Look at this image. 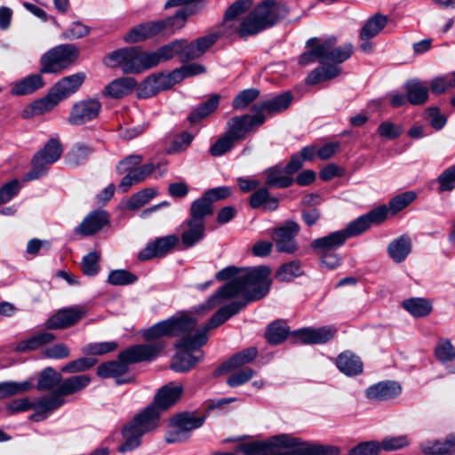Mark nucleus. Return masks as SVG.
<instances>
[{
  "instance_id": "obj_45",
  "label": "nucleus",
  "mask_w": 455,
  "mask_h": 455,
  "mask_svg": "<svg viewBox=\"0 0 455 455\" xmlns=\"http://www.w3.org/2000/svg\"><path fill=\"white\" fill-rule=\"evenodd\" d=\"M387 24V16L379 13L373 15L365 22L362 28L360 31L361 40H369L376 36L386 27Z\"/></svg>"
},
{
  "instance_id": "obj_2",
  "label": "nucleus",
  "mask_w": 455,
  "mask_h": 455,
  "mask_svg": "<svg viewBox=\"0 0 455 455\" xmlns=\"http://www.w3.org/2000/svg\"><path fill=\"white\" fill-rule=\"evenodd\" d=\"M245 455H339L335 445L307 442L290 435H278L267 442H251L239 446Z\"/></svg>"
},
{
  "instance_id": "obj_29",
  "label": "nucleus",
  "mask_w": 455,
  "mask_h": 455,
  "mask_svg": "<svg viewBox=\"0 0 455 455\" xmlns=\"http://www.w3.org/2000/svg\"><path fill=\"white\" fill-rule=\"evenodd\" d=\"M220 34L214 33L210 34L196 40L188 43L185 40V60L188 61L191 60L201 57L211 46H212L220 37Z\"/></svg>"
},
{
  "instance_id": "obj_38",
  "label": "nucleus",
  "mask_w": 455,
  "mask_h": 455,
  "mask_svg": "<svg viewBox=\"0 0 455 455\" xmlns=\"http://www.w3.org/2000/svg\"><path fill=\"white\" fill-rule=\"evenodd\" d=\"M55 339L54 334L47 331H41L34 334L27 339L20 341L15 351L20 353L34 351Z\"/></svg>"
},
{
  "instance_id": "obj_60",
  "label": "nucleus",
  "mask_w": 455,
  "mask_h": 455,
  "mask_svg": "<svg viewBox=\"0 0 455 455\" xmlns=\"http://www.w3.org/2000/svg\"><path fill=\"white\" fill-rule=\"evenodd\" d=\"M206 68L199 63H190L184 65L180 68L173 70V76L176 79L177 84L181 82L183 79L195 76L205 73Z\"/></svg>"
},
{
  "instance_id": "obj_17",
  "label": "nucleus",
  "mask_w": 455,
  "mask_h": 455,
  "mask_svg": "<svg viewBox=\"0 0 455 455\" xmlns=\"http://www.w3.org/2000/svg\"><path fill=\"white\" fill-rule=\"evenodd\" d=\"M101 103L97 99L80 100L74 104L68 122L75 125L84 124L98 117Z\"/></svg>"
},
{
  "instance_id": "obj_61",
  "label": "nucleus",
  "mask_w": 455,
  "mask_h": 455,
  "mask_svg": "<svg viewBox=\"0 0 455 455\" xmlns=\"http://www.w3.org/2000/svg\"><path fill=\"white\" fill-rule=\"evenodd\" d=\"M118 347L116 341L89 343L83 347V353L92 355H101L115 351Z\"/></svg>"
},
{
  "instance_id": "obj_3",
  "label": "nucleus",
  "mask_w": 455,
  "mask_h": 455,
  "mask_svg": "<svg viewBox=\"0 0 455 455\" xmlns=\"http://www.w3.org/2000/svg\"><path fill=\"white\" fill-rule=\"evenodd\" d=\"M322 42L323 49H324L323 66L317 67L308 74L306 79L308 84H316L337 77L341 73V68L339 65L348 60L353 53L351 44L335 47L337 44L335 36H331Z\"/></svg>"
},
{
  "instance_id": "obj_54",
  "label": "nucleus",
  "mask_w": 455,
  "mask_h": 455,
  "mask_svg": "<svg viewBox=\"0 0 455 455\" xmlns=\"http://www.w3.org/2000/svg\"><path fill=\"white\" fill-rule=\"evenodd\" d=\"M92 153V148L90 146L77 143L68 153V163L74 166L80 165L88 159Z\"/></svg>"
},
{
  "instance_id": "obj_41",
  "label": "nucleus",
  "mask_w": 455,
  "mask_h": 455,
  "mask_svg": "<svg viewBox=\"0 0 455 455\" xmlns=\"http://www.w3.org/2000/svg\"><path fill=\"white\" fill-rule=\"evenodd\" d=\"M44 83L39 74L28 76L27 77L13 84L11 93L12 95H27L42 88Z\"/></svg>"
},
{
  "instance_id": "obj_51",
  "label": "nucleus",
  "mask_w": 455,
  "mask_h": 455,
  "mask_svg": "<svg viewBox=\"0 0 455 455\" xmlns=\"http://www.w3.org/2000/svg\"><path fill=\"white\" fill-rule=\"evenodd\" d=\"M220 102V96L213 95L208 100L198 106L188 116L191 123H196L215 111Z\"/></svg>"
},
{
  "instance_id": "obj_49",
  "label": "nucleus",
  "mask_w": 455,
  "mask_h": 455,
  "mask_svg": "<svg viewBox=\"0 0 455 455\" xmlns=\"http://www.w3.org/2000/svg\"><path fill=\"white\" fill-rule=\"evenodd\" d=\"M33 382L31 380H25L21 382L15 381H4L0 382V399L23 394L33 387Z\"/></svg>"
},
{
  "instance_id": "obj_18",
  "label": "nucleus",
  "mask_w": 455,
  "mask_h": 455,
  "mask_svg": "<svg viewBox=\"0 0 455 455\" xmlns=\"http://www.w3.org/2000/svg\"><path fill=\"white\" fill-rule=\"evenodd\" d=\"M264 28L273 26L278 20L284 18L288 13L285 4L272 0H267L259 4L253 11Z\"/></svg>"
},
{
  "instance_id": "obj_36",
  "label": "nucleus",
  "mask_w": 455,
  "mask_h": 455,
  "mask_svg": "<svg viewBox=\"0 0 455 455\" xmlns=\"http://www.w3.org/2000/svg\"><path fill=\"white\" fill-rule=\"evenodd\" d=\"M339 370L347 376H355L363 372V365L361 359L351 352L341 353L336 359Z\"/></svg>"
},
{
  "instance_id": "obj_34",
  "label": "nucleus",
  "mask_w": 455,
  "mask_h": 455,
  "mask_svg": "<svg viewBox=\"0 0 455 455\" xmlns=\"http://www.w3.org/2000/svg\"><path fill=\"white\" fill-rule=\"evenodd\" d=\"M184 231L181 240L186 247H192L204 237L205 222H200L188 219L183 224Z\"/></svg>"
},
{
  "instance_id": "obj_33",
  "label": "nucleus",
  "mask_w": 455,
  "mask_h": 455,
  "mask_svg": "<svg viewBox=\"0 0 455 455\" xmlns=\"http://www.w3.org/2000/svg\"><path fill=\"white\" fill-rule=\"evenodd\" d=\"M128 371V363L122 360L120 355L118 359L101 363L97 369V374L104 379L115 378L117 384L128 382V379H121Z\"/></svg>"
},
{
  "instance_id": "obj_26",
  "label": "nucleus",
  "mask_w": 455,
  "mask_h": 455,
  "mask_svg": "<svg viewBox=\"0 0 455 455\" xmlns=\"http://www.w3.org/2000/svg\"><path fill=\"white\" fill-rule=\"evenodd\" d=\"M85 79L84 73H76L60 79L51 90L59 101L75 93Z\"/></svg>"
},
{
  "instance_id": "obj_6",
  "label": "nucleus",
  "mask_w": 455,
  "mask_h": 455,
  "mask_svg": "<svg viewBox=\"0 0 455 455\" xmlns=\"http://www.w3.org/2000/svg\"><path fill=\"white\" fill-rule=\"evenodd\" d=\"M150 60L149 52L132 46L114 51L106 58L105 62L112 68L119 67L124 74H140L153 68Z\"/></svg>"
},
{
  "instance_id": "obj_10",
  "label": "nucleus",
  "mask_w": 455,
  "mask_h": 455,
  "mask_svg": "<svg viewBox=\"0 0 455 455\" xmlns=\"http://www.w3.org/2000/svg\"><path fill=\"white\" fill-rule=\"evenodd\" d=\"M190 14L188 7H182L174 16L169 17L165 20L150 21L144 23L146 31V39L156 36L161 33L164 35H171L177 29L181 28L187 17Z\"/></svg>"
},
{
  "instance_id": "obj_43",
  "label": "nucleus",
  "mask_w": 455,
  "mask_h": 455,
  "mask_svg": "<svg viewBox=\"0 0 455 455\" xmlns=\"http://www.w3.org/2000/svg\"><path fill=\"white\" fill-rule=\"evenodd\" d=\"M403 307L414 317H425L433 309L432 302L425 298H410L403 301Z\"/></svg>"
},
{
  "instance_id": "obj_19",
  "label": "nucleus",
  "mask_w": 455,
  "mask_h": 455,
  "mask_svg": "<svg viewBox=\"0 0 455 455\" xmlns=\"http://www.w3.org/2000/svg\"><path fill=\"white\" fill-rule=\"evenodd\" d=\"M177 243L178 237L174 235L159 237L148 243L147 246L139 252L138 259L141 261H146L153 258L164 257L173 249Z\"/></svg>"
},
{
  "instance_id": "obj_57",
  "label": "nucleus",
  "mask_w": 455,
  "mask_h": 455,
  "mask_svg": "<svg viewBox=\"0 0 455 455\" xmlns=\"http://www.w3.org/2000/svg\"><path fill=\"white\" fill-rule=\"evenodd\" d=\"M417 197L413 191H407L393 197L388 203V209L392 214H395L411 204Z\"/></svg>"
},
{
  "instance_id": "obj_7",
  "label": "nucleus",
  "mask_w": 455,
  "mask_h": 455,
  "mask_svg": "<svg viewBox=\"0 0 455 455\" xmlns=\"http://www.w3.org/2000/svg\"><path fill=\"white\" fill-rule=\"evenodd\" d=\"M196 326V320L184 314L156 323L144 331L143 337L147 340H153L164 336L175 337L185 335L188 332L193 331Z\"/></svg>"
},
{
  "instance_id": "obj_31",
  "label": "nucleus",
  "mask_w": 455,
  "mask_h": 455,
  "mask_svg": "<svg viewBox=\"0 0 455 455\" xmlns=\"http://www.w3.org/2000/svg\"><path fill=\"white\" fill-rule=\"evenodd\" d=\"M136 86L137 82L133 77L124 76L110 82L103 90L102 94L105 97L121 99L132 93Z\"/></svg>"
},
{
  "instance_id": "obj_15",
  "label": "nucleus",
  "mask_w": 455,
  "mask_h": 455,
  "mask_svg": "<svg viewBox=\"0 0 455 455\" xmlns=\"http://www.w3.org/2000/svg\"><path fill=\"white\" fill-rule=\"evenodd\" d=\"M166 172V164L153 163L146 164L141 166L138 165L137 170L132 172L131 175H125L121 180L119 188L123 192H126L132 186L140 183L148 178L151 174L155 175V178L162 177Z\"/></svg>"
},
{
  "instance_id": "obj_55",
  "label": "nucleus",
  "mask_w": 455,
  "mask_h": 455,
  "mask_svg": "<svg viewBox=\"0 0 455 455\" xmlns=\"http://www.w3.org/2000/svg\"><path fill=\"white\" fill-rule=\"evenodd\" d=\"M157 194L155 188H145L134 194L127 202L126 208L128 210H137L148 204Z\"/></svg>"
},
{
  "instance_id": "obj_52",
  "label": "nucleus",
  "mask_w": 455,
  "mask_h": 455,
  "mask_svg": "<svg viewBox=\"0 0 455 455\" xmlns=\"http://www.w3.org/2000/svg\"><path fill=\"white\" fill-rule=\"evenodd\" d=\"M213 212L212 205L204 196L194 201L190 207V218L191 220H197L200 222H205L204 219L206 216L212 215Z\"/></svg>"
},
{
  "instance_id": "obj_23",
  "label": "nucleus",
  "mask_w": 455,
  "mask_h": 455,
  "mask_svg": "<svg viewBox=\"0 0 455 455\" xmlns=\"http://www.w3.org/2000/svg\"><path fill=\"white\" fill-rule=\"evenodd\" d=\"M184 47L185 39H179L160 47L155 52H149L153 68L161 62L172 59L175 56H179L182 61H186Z\"/></svg>"
},
{
  "instance_id": "obj_8",
  "label": "nucleus",
  "mask_w": 455,
  "mask_h": 455,
  "mask_svg": "<svg viewBox=\"0 0 455 455\" xmlns=\"http://www.w3.org/2000/svg\"><path fill=\"white\" fill-rule=\"evenodd\" d=\"M78 51L71 44L59 45L41 58L42 73H55L71 65L77 58Z\"/></svg>"
},
{
  "instance_id": "obj_48",
  "label": "nucleus",
  "mask_w": 455,
  "mask_h": 455,
  "mask_svg": "<svg viewBox=\"0 0 455 455\" xmlns=\"http://www.w3.org/2000/svg\"><path fill=\"white\" fill-rule=\"evenodd\" d=\"M62 376L52 367L44 369L39 376L36 388L39 391H48L59 387L61 383Z\"/></svg>"
},
{
  "instance_id": "obj_12",
  "label": "nucleus",
  "mask_w": 455,
  "mask_h": 455,
  "mask_svg": "<svg viewBox=\"0 0 455 455\" xmlns=\"http://www.w3.org/2000/svg\"><path fill=\"white\" fill-rule=\"evenodd\" d=\"M265 119L262 114L232 117L227 123L226 134L235 142L242 140L253 127L260 126L265 122Z\"/></svg>"
},
{
  "instance_id": "obj_32",
  "label": "nucleus",
  "mask_w": 455,
  "mask_h": 455,
  "mask_svg": "<svg viewBox=\"0 0 455 455\" xmlns=\"http://www.w3.org/2000/svg\"><path fill=\"white\" fill-rule=\"evenodd\" d=\"M347 241L342 230L332 232L327 235L312 241L311 248L315 253L335 251Z\"/></svg>"
},
{
  "instance_id": "obj_21",
  "label": "nucleus",
  "mask_w": 455,
  "mask_h": 455,
  "mask_svg": "<svg viewBox=\"0 0 455 455\" xmlns=\"http://www.w3.org/2000/svg\"><path fill=\"white\" fill-rule=\"evenodd\" d=\"M292 95L290 92H285L271 99L261 100L253 105L252 110L256 114L267 113L268 115H275L286 110L292 102Z\"/></svg>"
},
{
  "instance_id": "obj_20",
  "label": "nucleus",
  "mask_w": 455,
  "mask_h": 455,
  "mask_svg": "<svg viewBox=\"0 0 455 455\" xmlns=\"http://www.w3.org/2000/svg\"><path fill=\"white\" fill-rule=\"evenodd\" d=\"M263 29L265 28L254 15L253 12H251L242 21L237 20L234 23L233 27L221 30L220 34L227 37H231L235 35L240 37H246L258 34Z\"/></svg>"
},
{
  "instance_id": "obj_37",
  "label": "nucleus",
  "mask_w": 455,
  "mask_h": 455,
  "mask_svg": "<svg viewBox=\"0 0 455 455\" xmlns=\"http://www.w3.org/2000/svg\"><path fill=\"white\" fill-rule=\"evenodd\" d=\"M404 89L408 95L409 103L411 105H423L428 100V88L419 79H411L406 82Z\"/></svg>"
},
{
  "instance_id": "obj_58",
  "label": "nucleus",
  "mask_w": 455,
  "mask_h": 455,
  "mask_svg": "<svg viewBox=\"0 0 455 455\" xmlns=\"http://www.w3.org/2000/svg\"><path fill=\"white\" fill-rule=\"evenodd\" d=\"M136 281L137 276L125 269L112 270L108 276V283L115 286L128 285Z\"/></svg>"
},
{
  "instance_id": "obj_42",
  "label": "nucleus",
  "mask_w": 455,
  "mask_h": 455,
  "mask_svg": "<svg viewBox=\"0 0 455 455\" xmlns=\"http://www.w3.org/2000/svg\"><path fill=\"white\" fill-rule=\"evenodd\" d=\"M204 422V417L193 413L183 412L172 418L170 427H180L189 436L194 429L199 428Z\"/></svg>"
},
{
  "instance_id": "obj_46",
  "label": "nucleus",
  "mask_w": 455,
  "mask_h": 455,
  "mask_svg": "<svg viewBox=\"0 0 455 455\" xmlns=\"http://www.w3.org/2000/svg\"><path fill=\"white\" fill-rule=\"evenodd\" d=\"M251 0H237L226 12L221 30L233 27L237 21L236 17L249 10Z\"/></svg>"
},
{
  "instance_id": "obj_13",
  "label": "nucleus",
  "mask_w": 455,
  "mask_h": 455,
  "mask_svg": "<svg viewBox=\"0 0 455 455\" xmlns=\"http://www.w3.org/2000/svg\"><path fill=\"white\" fill-rule=\"evenodd\" d=\"M88 311V307L84 305L60 309L46 321L45 326L52 330L70 327L84 318L87 315Z\"/></svg>"
},
{
  "instance_id": "obj_9",
  "label": "nucleus",
  "mask_w": 455,
  "mask_h": 455,
  "mask_svg": "<svg viewBox=\"0 0 455 455\" xmlns=\"http://www.w3.org/2000/svg\"><path fill=\"white\" fill-rule=\"evenodd\" d=\"M62 154L60 143L56 139L50 140L43 149L38 151L32 161L33 167L26 174L25 180H33L44 176L46 172V166L55 163Z\"/></svg>"
},
{
  "instance_id": "obj_14",
  "label": "nucleus",
  "mask_w": 455,
  "mask_h": 455,
  "mask_svg": "<svg viewBox=\"0 0 455 455\" xmlns=\"http://www.w3.org/2000/svg\"><path fill=\"white\" fill-rule=\"evenodd\" d=\"M299 226L294 221H287L283 226L275 229L273 240L279 252L292 254L297 251L296 236Z\"/></svg>"
},
{
  "instance_id": "obj_1",
  "label": "nucleus",
  "mask_w": 455,
  "mask_h": 455,
  "mask_svg": "<svg viewBox=\"0 0 455 455\" xmlns=\"http://www.w3.org/2000/svg\"><path fill=\"white\" fill-rule=\"evenodd\" d=\"M270 269L267 267L238 268L234 266L227 267L216 275L219 281L229 280L219 288L208 299L207 307H212L223 300L242 298V300L233 301L220 307L209 320L206 325L196 332H207L219 327L231 316L238 314L251 301L262 299L270 288Z\"/></svg>"
},
{
  "instance_id": "obj_5",
  "label": "nucleus",
  "mask_w": 455,
  "mask_h": 455,
  "mask_svg": "<svg viewBox=\"0 0 455 455\" xmlns=\"http://www.w3.org/2000/svg\"><path fill=\"white\" fill-rule=\"evenodd\" d=\"M208 336L204 332H188L176 342L178 353L172 359L171 368L179 372H186L192 369L204 356L199 351L206 344Z\"/></svg>"
},
{
  "instance_id": "obj_40",
  "label": "nucleus",
  "mask_w": 455,
  "mask_h": 455,
  "mask_svg": "<svg viewBox=\"0 0 455 455\" xmlns=\"http://www.w3.org/2000/svg\"><path fill=\"white\" fill-rule=\"evenodd\" d=\"M91 380V377L87 374L75 375L62 379L57 389L62 396L70 395L85 388Z\"/></svg>"
},
{
  "instance_id": "obj_28",
  "label": "nucleus",
  "mask_w": 455,
  "mask_h": 455,
  "mask_svg": "<svg viewBox=\"0 0 455 455\" xmlns=\"http://www.w3.org/2000/svg\"><path fill=\"white\" fill-rule=\"evenodd\" d=\"M108 223V213L105 211L97 210L89 213L75 230L84 236L92 235L100 231Z\"/></svg>"
},
{
  "instance_id": "obj_39",
  "label": "nucleus",
  "mask_w": 455,
  "mask_h": 455,
  "mask_svg": "<svg viewBox=\"0 0 455 455\" xmlns=\"http://www.w3.org/2000/svg\"><path fill=\"white\" fill-rule=\"evenodd\" d=\"M250 205L253 209L262 208L264 211L272 212L278 208L279 200L272 196L267 188H261L251 195Z\"/></svg>"
},
{
  "instance_id": "obj_53",
  "label": "nucleus",
  "mask_w": 455,
  "mask_h": 455,
  "mask_svg": "<svg viewBox=\"0 0 455 455\" xmlns=\"http://www.w3.org/2000/svg\"><path fill=\"white\" fill-rule=\"evenodd\" d=\"M303 270L299 260H292L282 265L276 272L275 277L282 282H291L300 276Z\"/></svg>"
},
{
  "instance_id": "obj_35",
  "label": "nucleus",
  "mask_w": 455,
  "mask_h": 455,
  "mask_svg": "<svg viewBox=\"0 0 455 455\" xmlns=\"http://www.w3.org/2000/svg\"><path fill=\"white\" fill-rule=\"evenodd\" d=\"M265 184L267 188H284L290 187L294 180L288 175L285 169L275 165L264 172Z\"/></svg>"
},
{
  "instance_id": "obj_64",
  "label": "nucleus",
  "mask_w": 455,
  "mask_h": 455,
  "mask_svg": "<svg viewBox=\"0 0 455 455\" xmlns=\"http://www.w3.org/2000/svg\"><path fill=\"white\" fill-rule=\"evenodd\" d=\"M380 451L379 443L377 441L362 442L353 447L348 455H378Z\"/></svg>"
},
{
  "instance_id": "obj_63",
  "label": "nucleus",
  "mask_w": 455,
  "mask_h": 455,
  "mask_svg": "<svg viewBox=\"0 0 455 455\" xmlns=\"http://www.w3.org/2000/svg\"><path fill=\"white\" fill-rule=\"evenodd\" d=\"M439 192L451 191L455 188V164L445 169L437 178Z\"/></svg>"
},
{
  "instance_id": "obj_59",
  "label": "nucleus",
  "mask_w": 455,
  "mask_h": 455,
  "mask_svg": "<svg viewBox=\"0 0 455 455\" xmlns=\"http://www.w3.org/2000/svg\"><path fill=\"white\" fill-rule=\"evenodd\" d=\"M97 363V360L92 357H80L78 359L70 361L61 368V371L64 373H77L84 371Z\"/></svg>"
},
{
  "instance_id": "obj_44",
  "label": "nucleus",
  "mask_w": 455,
  "mask_h": 455,
  "mask_svg": "<svg viewBox=\"0 0 455 455\" xmlns=\"http://www.w3.org/2000/svg\"><path fill=\"white\" fill-rule=\"evenodd\" d=\"M308 50L301 54L299 62L301 65H308L315 61L320 62V66H323V42L316 38H310L307 42Z\"/></svg>"
},
{
  "instance_id": "obj_62",
  "label": "nucleus",
  "mask_w": 455,
  "mask_h": 455,
  "mask_svg": "<svg viewBox=\"0 0 455 455\" xmlns=\"http://www.w3.org/2000/svg\"><path fill=\"white\" fill-rule=\"evenodd\" d=\"M435 354L441 363L451 362L455 359V347L449 339H441L436 344Z\"/></svg>"
},
{
  "instance_id": "obj_4",
  "label": "nucleus",
  "mask_w": 455,
  "mask_h": 455,
  "mask_svg": "<svg viewBox=\"0 0 455 455\" xmlns=\"http://www.w3.org/2000/svg\"><path fill=\"white\" fill-rule=\"evenodd\" d=\"M160 415L159 410L152 404L136 415L123 429L124 441L118 447V451L125 453L139 447L141 436L158 427Z\"/></svg>"
},
{
  "instance_id": "obj_56",
  "label": "nucleus",
  "mask_w": 455,
  "mask_h": 455,
  "mask_svg": "<svg viewBox=\"0 0 455 455\" xmlns=\"http://www.w3.org/2000/svg\"><path fill=\"white\" fill-rule=\"evenodd\" d=\"M370 227L371 224L368 220V218L365 216V214H363L356 218L355 220L349 222L347 226L341 230L345 235L346 239L347 240L350 237L361 235L362 233L368 230Z\"/></svg>"
},
{
  "instance_id": "obj_16",
  "label": "nucleus",
  "mask_w": 455,
  "mask_h": 455,
  "mask_svg": "<svg viewBox=\"0 0 455 455\" xmlns=\"http://www.w3.org/2000/svg\"><path fill=\"white\" fill-rule=\"evenodd\" d=\"M164 347V344L160 340L148 344L136 345L121 352L120 358L126 360L128 364L142 361H150L153 360Z\"/></svg>"
},
{
  "instance_id": "obj_25",
  "label": "nucleus",
  "mask_w": 455,
  "mask_h": 455,
  "mask_svg": "<svg viewBox=\"0 0 455 455\" xmlns=\"http://www.w3.org/2000/svg\"><path fill=\"white\" fill-rule=\"evenodd\" d=\"M64 403L65 399L56 389L53 395L43 396L35 403L36 412L30 416V419L34 421L44 420L50 412L57 410Z\"/></svg>"
},
{
  "instance_id": "obj_27",
  "label": "nucleus",
  "mask_w": 455,
  "mask_h": 455,
  "mask_svg": "<svg viewBox=\"0 0 455 455\" xmlns=\"http://www.w3.org/2000/svg\"><path fill=\"white\" fill-rule=\"evenodd\" d=\"M401 391V386L397 382L387 380L369 387L365 395L371 400L384 401L398 396Z\"/></svg>"
},
{
  "instance_id": "obj_24",
  "label": "nucleus",
  "mask_w": 455,
  "mask_h": 455,
  "mask_svg": "<svg viewBox=\"0 0 455 455\" xmlns=\"http://www.w3.org/2000/svg\"><path fill=\"white\" fill-rule=\"evenodd\" d=\"M424 455H451L455 452V434L448 435L443 441L427 439L419 443Z\"/></svg>"
},
{
  "instance_id": "obj_22",
  "label": "nucleus",
  "mask_w": 455,
  "mask_h": 455,
  "mask_svg": "<svg viewBox=\"0 0 455 455\" xmlns=\"http://www.w3.org/2000/svg\"><path fill=\"white\" fill-rule=\"evenodd\" d=\"M183 387L180 385H176L173 382L163 386L156 394L154 398L153 406H156L162 413L172 406L181 397Z\"/></svg>"
},
{
  "instance_id": "obj_30",
  "label": "nucleus",
  "mask_w": 455,
  "mask_h": 455,
  "mask_svg": "<svg viewBox=\"0 0 455 455\" xmlns=\"http://www.w3.org/2000/svg\"><path fill=\"white\" fill-rule=\"evenodd\" d=\"M412 251V242L408 235H402L392 240L387 252L389 258L395 263L403 262Z\"/></svg>"
},
{
  "instance_id": "obj_50",
  "label": "nucleus",
  "mask_w": 455,
  "mask_h": 455,
  "mask_svg": "<svg viewBox=\"0 0 455 455\" xmlns=\"http://www.w3.org/2000/svg\"><path fill=\"white\" fill-rule=\"evenodd\" d=\"M289 333V327L286 322L277 320L273 322L266 331V338L270 344H280Z\"/></svg>"
},
{
  "instance_id": "obj_11",
  "label": "nucleus",
  "mask_w": 455,
  "mask_h": 455,
  "mask_svg": "<svg viewBox=\"0 0 455 455\" xmlns=\"http://www.w3.org/2000/svg\"><path fill=\"white\" fill-rule=\"evenodd\" d=\"M177 84L173 72L156 73L146 77L137 87V96L140 99L151 98L162 91Z\"/></svg>"
},
{
  "instance_id": "obj_47",
  "label": "nucleus",
  "mask_w": 455,
  "mask_h": 455,
  "mask_svg": "<svg viewBox=\"0 0 455 455\" xmlns=\"http://www.w3.org/2000/svg\"><path fill=\"white\" fill-rule=\"evenodd\" d=\"M257 354V348L254 347L243 349V351L233 355L228 361L224 363L220 370L223 371H228L251 363L256 357Z\"/></svg>"
}]
</instances>
